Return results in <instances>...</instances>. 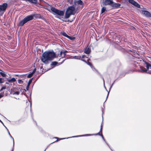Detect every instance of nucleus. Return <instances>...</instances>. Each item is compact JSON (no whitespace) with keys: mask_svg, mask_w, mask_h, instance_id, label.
Returning a JSON list of instances; mask_svg holds the SVG:
<instances>
[{"mask_svg":"<svg viewBox=\"0 0 151 151\" xmlns=\"http://www.w3.org/2000/svg\"><path fill=\"white\" fill-rule=\"evenodd\" d=\"M74 3V5H73L76 8L77 7L78 8L77 5H82L83 4V2L81 0H75Z\"/></svg>","mask_w":151,"mask_h":151,"instance_id":"6e6552de","label":"nucleus"},{"mask_svg":"<svg viewBox=\"0 0 151 151\" xmlns=\"http://www.w3.org/2000/svg\"><path fill=\"white\" fill-rule=\"evenodd\" d=\"M16 81V80L14 78H13L10 79L8 80L9 83L14 82Z\"/></svg>","mask_w":151,"mask_h":151,"instance_id":"a211bd4d","label":"nucleus"},{"mask_svg":"<svg viewBox=\"0 0 151 151\" xmlns=\"http://www.w3.org/2000/svg\"><path fill=\"white\" fill-rule=\"evenodd\" d=\"M22 89L19 86L13 88L11 90V94L14 95H18L20 93H22Z\"/></svg>","mask_w":151,"mask_h":151,"instance_id":"7ed1b4c3","label":"nucleus"},{"mask_svg":"<svg viewBox=\"0 0 151 151\" xmlns=\"http://www.w3.org/2000/svg\"><path fill=\"white\" fill-rule=\"evenodd\" d=\"M91 52L89 48L87 47L85 49L84 52L87 54H88L90 53Z\"/></svg>","mask_w":151,"mask_h":151,"instance_id":"f3484780","label":"nucleus"},{"mask_svg":"<svg viewBox=\"0 0 151 151\" xmlns=\"http://www.w3.org/2000/svg\"><path fill=\"white\" fill-rule=\"evenodd\" d=\"M114 82H115V81L114 82V83H113V84H112V85L111 86V87H110V89H111V88H112V86L113 85V84H114Z\"/></svg>","mask_w":151,"mask_h":151,"instance_id":"2f4dec72","label":"nucleus"},{"mask_svg":"<svg viewBox=\"0 0 151 151\" xmlns=\"http://www.w3.org/2000/svg\"><path fill=\"white\" fill-rule=\"evenodd\" d=\"M4 82V80L3 78H0V83L1 84L3 83Z\"/></svg>","mask_w":151,"mask_h":151,"instance_id":"4be33fe9","label":"nucleus"},{"mask_svg":"<svg viewBox=\"0 0 151 151\" xmlns=\"http://www.w3.org/2000/svg\"><path fill=\"white\" fill-rule=\"evenodd\" d=\"M145 66L147 69L145 68H141V70L143 72H147L151 74V65L147 62L145 63Z\"/></svg>","mask_w":151,"mask_h":151,"instance_id":"39448f33","label":"nucleus"},{"mask_svg":"<svg viewBox=\"0 0 151 151\" xmlns=\"http://www.w3.org/2000/svg\"><path fill=\"white\" fill-rule=\"evenodd\" d=\"M0 122H2V121H1V120H0Z\"/></svg>","mask_w":151,"mask_h":151,"instance_id":"e433bc0d","label":"nucleus"},{"mask_svg":"<svg viewBox=\"0 0 151 151\" xmlns=\"http://www.w3.org/2000/svg\"><path fill=\"white\" fill-rule=\"evenodd\" d=\"M63 35L66 37H69V36L65 32H64L63 33Z\"/></svg>","mask_w":151,"mask_h":151,"instance_id":"bb28decb","label":"nucleus"},{"mask_svg":"<svg viewBox=\"0 0 151 151\" xmlns=\"http://www.w3.org/2000/svg\"><path fill=\"white\" fill-rule=\"evenodd\" d=\"M89 60V58L86 57L85 56V58H84L83 60H81L82 61L85 62L88 65H89L91 66V67L92 68H93V66L89 62H87L86 61H88Z\"/></svg>","mask_w":151,"mask_h":151,"instance_id":"4468645a","label":"nucleus"},{"mask_svg":"<svg viewBox=\"0 0 151 151\" xmlns=\"http://www.w3.org/2000/svg\"><path fill=\"white\" fill-rule=\"evenodd\" d=\"M129 3L138 8L140 7V5L133 0H129Z\"/></svg>","mask_w":151,"mask_h":151,"instance_id":"f8f14e48","label":"nucleus"},{"mask_svg":"<svg viewBox=\"0 0 151 151\" xmlns=\"http://www.w3.org/2000/svg\"><path fill=\"white\" fill-rule=\"evenodd\" d=\"M75 7L74 5L69 7L66 9L65 15L66 18H68L71 15H74L76 13Z\"/></svg>","mask_w":151,"mask_h":151,"instance_id":"f03ea898","label":"nucleus"},{"mask_svg":"<svg viewBox=\"0 0 151 151\" xmlns=\"http://www.w3.org/2000/svg\"><path fill=\"white\" fill-rule=\"evenodd\" d=\"M18 83L20 84H22L23 83V81L21 80H18Z\"/></svg>","mask_w":151,"mask_h":151,"instance_id":"b1692460","label":"nucleus"},{"mask_svg":"<svg viewBox=\"0 0 151 151\" xmlns=\"http://www.w3.org/2000/svg\"><path fill=\"white\" fill-rule=\"evenodd\" d=\"M142 13L147 17H151V14L149 12L146 11L142 10Z\"/></svg>","mask_w":151,"mask_h":151,"instance_id":"9b49d317","label":"nucleus"},{"mask_svg":"<svg viewBox=\"0 0 151 151\" xmlns=\"http://www.w3.org/2000/svg\"><path fill=\"white\" fill-rule=\"evenodd\" d=\"M113 3V0H103L102 4L104 5H111Z\"/></svg>","mask_w":151,"mask_h":151,"instance_id":"9d476101","label":"nucleus"},{"mask_svg":"<svg viewBox=\"0 0 151 151\" xmlns=\"http://www.w3.org/2000/svg\"><path fill=\"white\" fill-rule=\"evenodd\" d=\"M68 52L66 50H63L61 51L60 53V55L61 57L63 58L66 55V53Z\"/></svg>","mask_w":151,"mask_h":151,"instance_id":"2eb2a0df","label":"nucleus"},{"mask_svg":"<svg viewBox=\"0 0 151 151\" xmlns=\"http://www.w3.org/2000/svg\"><path fill=\"white\" fill-rule=\"evenodd\" d=\"M106 10V7H103L102 9L101 10V13H103L104 12H105Z\"/></svg>","mask_w":151,"mask_h":151,"instance_id":"412c9836","label":"nucleus"},{"mask_svg":"<svg viewBox=\"0 0 151 151\" xmlns=\"http://www.w3.org/2000/svg\"><path fill=\"white\" fill-rule=\"evenodd\" d=\"M103 81H104V79H103Z\"/></svg>","mask_w":151,"mask_h":151,"instance_id":"c9c22d12","label":"nucleus"},{"mask_svg":"<svg viewBox=\"0 0 151 151\" xmlns=\"http://www.w3.org/2000/svg\"><path fill=\"white\" fill-rule=\"evenodd\" d=\"M68 38H69V39H70L71 40H73L74 39L72 37H70V36H69V37H68Z\"/></svg>","mask_w":151,"mask_h":151,"instance_id":"7c9ffc66","label":"nucleus"},{"mask_svg":"<svg viewBox=\"0 0 151 151\" xmlns=\"http://www.w3.org/2000/svg\"><path fill=\"white\" fill-rule=\"evenodd\" d=\"M0 74L3 77H4L6 76V75L3 72H1Z\"/></svg>","mask_w":151,"mask_h":151,"instance_id":"a878e982","label":"nucleus"},{"mask_svg":"<svg viewBox=\"0 0 151 151\" xmlns=\"http://www.w3.org/2000/svg\"><path fill=\"white\" fill-rule=\"evenodd\" d=\"M1 122V123L3 124V125L4 126V124H3V122H2V121Z\"/></svg>","mask_w":151,"mask_h":151,"instance_id":"f704fd0d","label":"nucleus"},{"mask_svg":"<svg viewBox=\"0 0 151 151\" xmlns=\"http://www.w3.org/2000/svg\"><path fill=\"white\" fill-rule=\"evenodd\" d=\"M4 95V93H0V99H1V98Z\"/></svg>","mask_w":151,"mask_h":151,"instance_id":"cd10ccee","label":"nucleus"},{"mask_svg":"<svg viewBox=\"0 0 151 151\" xmlns=\"http://www.w3.org/2000/svg\"><path fill=\"white\" fill-rule=\"evenodd\" d=\"M65 139V138H61V139H59V140L63 139Z\"/></svg>","mask_w":151,"mask_h":151,"instance_id":"72a5a7b5","label":"nucleus"},{"mask_svg":"<svg viewBox=\"0 0 151 151\" xmlns=\"http://www.w3.org/2000/svg\"><path fill=\"white\" fill-rule=\"evenodd\" d=\"M32 79H33V78H32L30 79H29V81L28 83V85H28V86H29L30 85V84L32 82Z\"/></svg>","mask_w":151,"mask_h":151,"instance_id":"5701e85b","label":"nucleus"},{"mask_svg":"<svg viewBox=\"0 0 151 151\" xmlns=\"http://www.w3.org/2000/svg\"><path fill=\"white\" fill-rule=\"evenodd\" d=\"M6 86H5L2 87L1 88V89H0V91H1L3 90H4V89H6Z\"/></svg>","mask_w":151,"mask_h":151,"instance_id":"c85d7f7f","label":"nucleus"},{"mask_svg":"<svg viewBox=\"0 0 151 151\" xmlns=\"http://www.w3.org/2000/svg\"><path fill=\"white\" fill-rule=\"evenodd\" d=\"M55 57V53L53 51H46L42 54L41 60L44 63L47 64L48 61L52 60Z\"/></svg>","mask_w":151,"mask_h":151,"instance_id":"f257e3e1","label":"nucleus"},{"mask_svg":"<svg viewBox=\"0 0 151 151\" xmlns=\"http://www.w3.org/2000/svg\"><path fill=\"white\" fill-rule=\"evenodd\" d=\"M85 55H83L82 56H71L70 58L74 59L81 60H83L84 58H85Z\"/></svg>","mask_w":151,"mask_h":151,"instance_id":"1a4fd4ad","label":"nucleus"},{"mask_svg":"<svg viewBox=\"0 0 151 151\" xmlns=\"http://www.w3.org/2000/svg\"><path fill=\"white\" fill-rule=\"evenodd\" d=\"M102 127H103V124L102 123L101 125V128L100 130V132H101V134H100L99 133H98L96 134H88L83 135H78V136H73L72 137L67 138V139L69 138L75 137H78L84 136H91V135H101L102 137V138L103 139L104 141H105V139H104V137L102 134Z\"/></svg>","mask_w":151,"mask_h":151,"instance_id":"423d86ee","label":"nucleus"},{"mask_svg":"<svg viewBox=\"0 0 151 151\" xmlns=\"http://www.w3.org/2000/svg\"><path fill=\"white\" fill-rule=\"evenodd\" d=\"M112 5L113 7L117 8L119 7L121 5L119 3H114L113 2Z\"/></svg>","mask_w":151,"mask_h":151,"instance_id":"dca6fc26","label":"nucleus"},{"mask_svg":"<svg viewBox=\"0 0 151 151\" xmlns=\"http://www.w3.org/2000/svg\"><path fill=\"white\" fill-rule=\"evenodd\" d=\"M35 69H34L33 70V72L29 74V75H27V77L28 78H30L32 76L33 74L35 73Z\"/></svg>","mask_w":151,"mask_h":151,"instance_id":"6ab92c4d","label":"nucleus"},{"mask_svg":"<svg viewBox=\"0 0 151 151\" xmlns=\"http://www.w3.org/2000/svg\"><path fill=\"white\" fill-rule=\"evenodd\" d=\"M5 127H6V128L7 129V128H6V127L5 126H4Z\"/></svg>","mask_w":151,"mask_h":151,"instance_id":"4c0bfd02","label":"nucleus"},{"mask_svg":"<svg viewBox=\"0 0 151 151\" xmlns=\"http://www.w3.org/2000/svg\"><path fill=\"white\" fill-rule=\"evenodd\" d=\"M29 86H28V85H27V86L26 89H27V90H28L29 88Z\"/></svg>","mask_w":151,"mask_h":151,"instance_id":"c756f323","label":"nucleus"},{"mask_svg":"<svg viewBox=\"0 0 151 151\" xmlns=\"http://www.w3.org/2000/svg\"><path fill=\"white\" fill-rule=\"evenodd\" d=\"M35 15H30L27 16L19 23V26H22L27 22L32 20Z\"/></svg>","mask_w":151,"mask_h":151,"instance_id":"20e7f679","label":"nucleus"},{"mask_svg":"<svg viewBox=\"0 0 151 151\" xmlns=\"http://www.w3.org/2000/svg\"><path fill=\"white\" fill-rule=\"evenodd\" d=\"M7 131L8 132V133H9V135L10 136V137L11 138H12V139H13V146H14V139L13 138V137L11 136V135H10L9 131H8V130L7 129Z\"/></svg>","mask_w":151,"mask_h":151,"instance_id":"393cba45","label":"nucleus"},{"mask_svg":"<svg viewBox=\"0 0 151 151\" xmlns=\"http://www.w3.org/2000/svg\"><path fill=\"white\" fill-rule=\"evenodd\" d=\"M109 92H108V94H107V98H108V96H109Z\"/></svg>","mask_w":151,"mask_h":151,"instance_id":"473e14b6","label":"nucleus"},{"mask_svg":"<svg viewBox=\"0 0 151 151\" xmlns=\"http://www.w3.org/2000/svg\"><path fill=\"white\" fill-rule=\"evenodd\" d=\"M7 7V4L4 3L2 5H0V11H4L5 10Z\"/></svg>","mask_w":151,"mask_h":151,"instance_id":"ddd939ff","label":"nucleus"},{"mask_svg":"<svg viewBox=\"0 0 151 151\" xmlns=\"http://www.w3.org/2000/svg\"><path fill=\"white\" fill-rule=\"evenodd\" d=\"M58 63L57 62H52V63L51 64V65L52 66V65H54V66H55V65H59L61 63H60L59 64H58Z\"/></svg>","mask_w":151,"mask_h":151,"instance_id":"aec40b11","label":"nucleus"},{"mask_svg":"<svg viewBox=\"0 0 151 151\" xmlns=\"http://www.w3.org/2000/svg\"><path fill=\"white\" fill-rule=\"evenodd\" d=\"M51 10L52 12L59 16H62L64 15L63 11L57 9L54 7H52Z\"/></svg>","mask_w":151,"mask_h":151,"instance_id":"0eeeda50","label":"nucleus"}]
</instances>
